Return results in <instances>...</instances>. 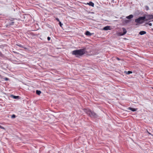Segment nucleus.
Here are the masks:
<instances>
[{"label": "nucleus", "mask_w": 153, "mask_h": 153, "mask_svg": "<svg viewBox=\"0 0 153 153\" xmlns=\"http://www.w3.org/2000/svg\"><path fill=\"white\" fill-rule=\"evenodd\" d=\"M85 48L76 50L72 52V54L76 56L77 57L81 56L85 54Z\"/></svg>", "instance_id": "1"}, {"label": "nucleus", "mask_w": 153, "mask_h": 153, "mask_svg": "<svg viewBox=\"0 0 153 153\" xmlns=\"http://www.w3.org/2000/svg\"><path fill=\"white\" fill-rule=\"evenodd\" d=\"M85 111L87 114L91 117H96L97 116L96 114L89 109H85Z\"/></svg>", "instance_id": "2"}, {"label": "nucleus", "mask_w": 153, "mask_h": 153, "mask_svg": "<svg viewBox=\"0 0 153 153\" xmlns=\"http://www.w3.org/2000/svg\"><path fill=\"white\" fill-rule=\"evenodd\" d=\"M145 19L146 17L145 16L139 17L138 18L136 19L135 20V22L137 23L136 25H137L138 24H142Z\"/></svg>", "instance_id": "3"}, {"label": "nucleus", "mask_w": 153, "mask_h": 153, "mask_svg": "<svg viewBox=\"0 0 153 153\" xmlns=\"http://www.w3.org/2000/svg\"><path fill=\"white\" fill-rule=\"evenodd\" d=\"M152 15H149L146 16L147 18L148 19H146V21H147L148 20L153 19L152 18Z\"/></svg>", "instance_id": "4"}, {"label": "nucleus", "mask_w": 153, "mask_h": 153, "mask_svg": "<svg viewBox=\"0 0 153 153\" xmlns=\"http://www.w3.org/2000/svg\"><path fill=\"white\" fill-rule=\"evenodd\" d=\"M122 29L123 31V33L121 34L120 35V36L126 34L127 32V31L126 29H125L124 28H123Z\"/></svg>", "instance_id": "5"}, {"label": "nucleus", "mask_w": 153, "mask_h": 153, "mask_svg": "<svg viewBox=\"0 0 153 153\" xmlns=\"http://www.w3.org/2000/svg\"><path fill=\"white\" fill-rule=\"evenodd\" d=\"M86 4L89 5V6L94 7V4L92 1H90L89 3H87Z\"/></svg>", "instance_id": "6"}, {"label": "nucleus", "mask_w": 153, "mask_h": 153, "mask_svg": "<svg viewBox=\"0 0 153 153\" xmlns=\"http://www.w3.org/2000/svg\"><path fill=\"white\" fill-rule=\"evenodd\" d=\"M128 109L129 110H130L133 111H136L137 110V109L133 108H132L131 107H129L128 108Z\"/></svg>", "instance_id": "7"}, {"label": "nucleus", "mask_w": 153, "mask_h": 153, "mask_svg": "<svg viewBox=\"0 0 153 153\" xmlns=\"http://www.w3.org/2000/svg\"><path fill=\"white\" fill-rule=\"evenodd\" d=\"M133 17H134V16L133 15H132V14H131L128 16H126V18L127 19H131Z\"/></svg>", "instance_id": "8"}, {"label": "nucleus", "mask_w": 153, "mask_h": 153, "mask_svg": "<svg viewBox=\"0 0 153 153\" xmlns=\"http://www.w3.org/2000/svg\"><path fill=\"white\" fill-rule=\"evenodd\" d=\"M103 29L105 30H111L110 27L109 26H105L103 28Z\"/></svg>", "instance_id": "9"}, {"label": "nucleus", "mask_w": 153, "mask_h": 153, "mask_svg": "<svg viewBox=\"0 0 153 153\" xmlns=\"http://www.w3.org/2000/svg\"><path fill=\"white\" fill-rule=\"evenodd\" d=\"M146 32L145 31H141L139 33V34L141 35L146 34Z\"/></svg>", "instance_id": "10"}, {"label": "nucleus", "mask_w": 153, "mask_h": 153, "mask_svg": "<svg viewBox=\"0 0 153 153\" xmlns=\"http://www.w3.org/2000/svg\"><path fill=\"white\" fill-rule=\"evenodd\" d=\"M11 96V97H12L14 99H17L19 97V96H15L13 95H12Z\"/></svg>", "instance_id": "11"}, {"label": "nucleus", "mask_w": 153, "mask_h": 153, "mask_svg": "<svg viewBox=\"0 0 153 153\" xmlns=\"http://www.w3.org/2000/svg\"><path fill=\"white\" fill-rule=\"evenodd\" d=\"M16 45L19 46V47H20V48H24L25 49H27V48H26L25 47L24 48L23 46H22L21 44H16Z\"/></svg>", "instance_id": "12"}, {"label": "nucleus", "mask_w": 153, "mask_h": 153, "mask_svg": "<svg viewBox=\"0 0 153 153\" xmlns=\"http://www.w3.org/2000/svg\"><path fill=\"white\" fill-rule=\"evenodd\" d=\"M36 94L39 95L41 93V91L38 90L36 91Z\"/></svg>", "instance_id": "13"}, {"label": "nucleus", "mask_w": 153, "mask_h": 153, "mask_svg": "<svg viewBox=\"0 0 153 153\" xmlns=\"http://www.w3.org/2000/svg\"><path fill=\"white\" fill-rule=\"evenodd\" d=\"M85 34L87 35H89L90 36L91 35V33L88 31H87L86 32Z\"/></svg>", "instance_id": "14"}, {"label": "nucleus", "mask_w": 153, "mask_h": 153, "mask_svg": "<svg viewBox=\"0 0 153 153\" xmlns=\"http://www.w3.org/2000/svg\"><path fill=\"white\" fill-rule=\"evenodd\" d=\"M127 74H129L132 73V71H128V72H126V73H125Z\"/></svg>", "instance_id": "15"}, {"label": "nucleus", "mask_w": 153, "mask_h": 153, "mask_svg": "<svg viewBox=\"0 0 153 153\" xmlns=\"http://www.w3.org/2000/svg\"><path fill=\"white\" fill-rule=\"evenodd\" d=\"M16 117V116L14 114H13L11 116L12 118H15Z\"/></svg>", "instance_id": "16"}, {"label": "nucleus", "mask_w": 153, "mask_h": 153, "mask_svg": "<svg viewBox=\"0 0 153 153\" xmlns=\"http://www.w3.org/2000/svg\"><path fill=\"white\" fill-rule=\"evenodd\" d=\"M124 22H126V23H128L129 22V21L128 20H125Z\"/></svg>", "instance_id": "17"}, {"label": "nucleus", "mask_w": 153, "mask_h": 153, "mask_svg": "<svg viewBox=\"0 0 153 153\" xmlns=\"http://www.w3.org/2000/svg\"><path fill=\"white\" fill-rule=\"evenodd\" d=\"M148 24L149 26H151L152 25V23H147Z\"/></svg>", "instance_id": "18"}, {"label": "nucleus", "mask_w": 153, "mask_h": 153, "mask_svg": "<svg viewBox=\"0 0 153 153\" xmlns=\"http://www.w3.org/2000/svg\"><path fill=\"white\" fill-rule=\"evenodd\" d=\"M59 22V23L60 26L61 27H62V24L61 23V22L60 21Z\"/></svg>", "instance_id": "19"}, {"label": "nucleus", "mask_w": 153, "mask_h": 153, "mask_svg": "<svg viewBox=\"0 0 153 153\" xmlns=\"http://www.w3.org/2000/svg\"><path fill=\"white\" fill-rule=\"evenodd\" d=\"M0 56L2 57L3 56V55L2 53L0 51Z\"/></svg>", "instance_id": "20"}, {"label": "nucleus", "mask_w": 153, "mask_h": 153, "mask_svg": "<svg viewBox=\"0 0 153 153\" xmlns=\"http://www.w3.org/2000/svg\"><path fill=\"white\" fill-rule=\"evenodd\" d=\"M4 79L6 81H7L9 80V79L8 78H7L6 77L5 78H4Z\"/></svg>", "instance_id": "21"}, {"label": "nucleus", "mask_w": 153, "mask_h": 153, "mask_svg": "<svg viewBox=\"0 0 153 153\" xmlns=\"http://www.w3.org/2000/svg\"><path fill=\"white\" fill-rule=\"evenodd\" d=\"M47 39L48 41H49L50 40L51 38L49 37H48Z\"/></svg>", "instance_id": "22"}, {"label": "nucleus", "mask_w": 153, "mask_h": 153, "mask_svg": "<svg viewBox=\"0 0 153 153\" xmlns=\"http://www.w3.org/2000/svg\"><path fill=\"white\" fill-rule=\"evenodd\" d=\"M0 128H1L2 129H4V127H3L1 126L0 125Z\"/></svg>", "instance_id": "23"}, {"label": "nucleus", "mask_w": 153, "mask_h": 153, "mask_svg": "<svg viewBox=\"0 0 153 153\" xmlns=\"http://www.w3.org/2000/svg\"><path fill=\"white\" fill-rule=\"evenodd\" d=\"M56 20H57L58 21V22H60V21H59V19L58 18H56Z\"/></svg>", "instance_id": "24"}, {"label": "nucleus", "mask_w": 153, "mask_h": 153, "mask_svg": "<svg viewBox=\"0 0 153 153\" xmlns=\"http://www.w3.org/2000/svg\"><path fill=\"white\" fill-rule=\"evenodd\" d=\"M117 59L118 60H120V58H118V57H117Z\"/></svg>", "instance_id": "25"}, {"label": "nucleus", "mask_w": 153, "mask_h": 153, "mask_svg": "<svg viewBox=\"0 0 153 153\" xmlns=\"http://www.w3.org/2000/svg\"><path fill=\"white\" fill-rule=\"evenodd\" d=\"M148 132V133H149V134H151V133H149V132Z\"/></svg>", "instance_id": "26"}, {"label": "nucleus", "mask_w": 153, "mask_h": 153, "mask_svg": "<svg viewBox=\"0 0 153 153\" xmlns=\"http://www.w3.org/2000/svg\"><path fill=\"white\" fill-rule=\"evenodd\" d=\"M1 77V75H0V78Z\"/></svg>", "instance_id": "27"}, {"label": "nucleus", "mask_w": 153, "mask_h": 153, "mask_svg": "<svg viewBox=\"0 0 153 153\" xmlns=\"http://www.w3.org/2000/svg\"><path fill=\"white\" fill-rule=\"evenodd\" d=\"M152 18L153 19V15H152Z\"/></svg>", "instance_id": "28"}, {"label": "nucleus", "mask_w": 153, "mask_h": 153, "mask_svg": "<svg viewBox=\"0 0 153 153\" xmlns=\"http://www.w3.org/2000/svg\"><path fill=\"white\" fill-rule=\"evenodd\" d=\"M12 23H13L14 22H12Z\"/></svg>", "instance_id": "29"}, {"label": "nucleus", "mask_w": 153, "mask_h": 153, "mask_svg": "<svg viewBox=\"0 0 153 153\" xmlns=\"http://www.w3.org/2000/svg\"><path fill=\"white\" fill-rule=\"evenodd\" d=\"M152 22H153V20H152Z\"/></svg>", "instance_id": "30"}]
</instances>
